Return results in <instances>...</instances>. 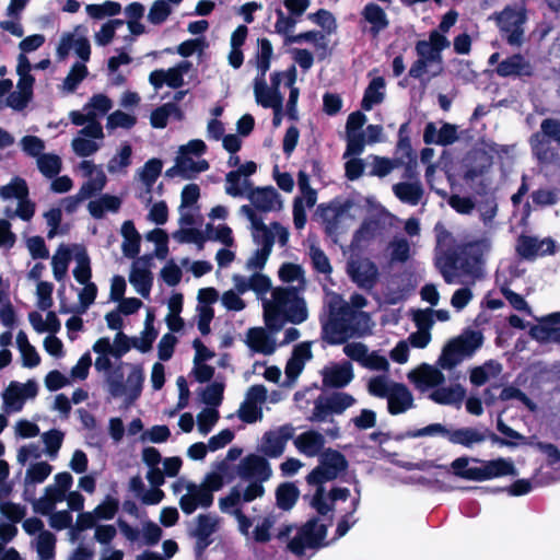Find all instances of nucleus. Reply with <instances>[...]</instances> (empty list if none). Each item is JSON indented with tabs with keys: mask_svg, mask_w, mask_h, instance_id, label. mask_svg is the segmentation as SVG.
<instances>
[{
	"mask_svg": "<svg viewBox=\"0 0 560 560\" xmlns=\"http://www.w3.org/2000/svg\"><path fill=\"white\" fill-rule=\"evenodd\" d=\"M491 243L488 238L463 243L455 249H447L436 258L435 266L447 284L454 283L457 270L463 275L479 279L483 275L485 256Z\"/></svg>",
	"mask_w": 560,
	"mask_h": 560,
	"instance_id": "nucleus-1",
	"label": "nucleus"
},
{
	"mask_svg": "<svg viewBox=\"0 0 560 560\" xmlns=\"http://www.w3.org/2000/svg\"><path fill=\"white\" fill-rule=\"evenodd\" d=\"M307 316L305 300L293 287L276 288L272 291V301L264 303L265 325L271 332L281 330L285 322L301 324Z\"/></svg>",
	"mask_w": 560,
	"mask_h": 560,
	"instance_id": "nucleus-2",
	"label": "nucleus"
},
{
	"mask_svg": "<svg viewBox=\"0 0 560 560\" xmlns=\"http://www.w3.org/2000/svg\"><path fill=\"white\" fill-rule=\"evenodd\" d=\"M327 307V317L322 319V338L331 346L347 342L357 332L355 319L370 318L368 313L353 310L339 294L330 296Z\"/></svg>",
	"mask_w": 560,
	"mask_h": 560,
	"instance_id": "nucleus-3",
	"label": "nucleus"
},
{
	"mask_svg": "<svg viewBox=\"0 0 560 560\" xmlns=\"http://www.w3.org/2000/svg\"><path fill=\"white\" fill-rule=\"evenodd\" d=\"M482 342L483 336L480 331L467 329L443 347L438 365L444 370L454 369L465 357L472 355L482 346Z\"/></svg>",
	"mask_w": 560,
	"mask_h": 560,
	"instance_id": "nucleus-4",
	"label": "nucleus"
},
{
	"mask_svg": "<svg viewBox=\"0 0 560 560\" xmlns=\"http://www.w3.org/2000/svg\"><path fill=\"white\" fill-rule=\"evenodd\" d=\"M328 526L319 524L316 516L307 520L298 530L296 535L288 542V549L295 556L305 555V549H319L327 547L330 542L326 541Z\"/></svg>",
	"mask_w": 560,
	"mask_h": 560,
	"instance_id": "nucleus-5",
	"label": "nucleus"
},
{
	"mask_svg": "<svg viewBox=\"0 0 560 560\" xmlns=\"http://www.w3.org/2000/svg\"><path fill=\"white\" fill-rule=\"evenodd\" d=\"M355 402L352 395L345 392H334L331 395H319L314 400L312 415L307 418L311 422H325L330 415H341Z\"/></svg>",
	"mask_w": 560,
	"mask_h": 560,
	"instance_id": "nucleus-6",
	"label": "nucleus"
},
{
	"mask_svg": "<svg viewBox=\"0 0 560 560\" xmlns=\"http://www.w3.org/2000/svg\"><path fill=\"white\" fill-rule=\"evenodd\" d=\"M489 439L493 444H498L499 446H508L515 447L516 443L508 441V439L501 438L489 429H485L480 431L476 428L465 427L455 430L448 429L447 440L452 444L462 445L464 447L470 448L474 444L482 443Z\"/></svg>",
	"mask_w": 560,
	"mask_h": 560,
	"instance_id": "nucleus-7",
	"label": "nucleus"
},
{
	"mask_svg": "<svg viewBox=\"0 0 560 560\" xmlns=\"http://www.w3.org/2000/svg\"><path fill=\"white\" fill-rule=\"evenodd\" d=\"M347 273L358 288L371 292L378 282L380 271L377 265L369 258L349 260Z\"/></svg>",
	"mask_w": 560,
	"mask_h": 560,
	"instance_id": "nucleus-8",
	"label": "nucleus"
},
{
	"mask_svg": "<svg viewBox=\"0 0 560 560\" xmlns=\"http://www.w3.org/2000/svg\"><path fill=\"white\" fill-rule=\"evenodd\" d=\"M37 393L38 386L34 380H28L24 384L12 381L2 394L7 411H21L25 400L35 398Z\"/></svg>",
	"mask_w": 560,
	"mask_h": 560,
	"instance_id": "nucleus-9",
	"label": "nucleus"
},
{
	"mask_svg": "<svg viewBox=\"0 0 560 560\" xmlns=\"http://www.w3.org/2000/svg\"><path fill=\"white\" fill-rule=\"evenodd\" d=\"M526 10L524 3L506 5L495 14L494 21L499 30L506 35H523L525 32Z\"/></svg>",
	"mask_w": 560,
	"mask_h": 560,
	"instance_id": "nucleus-10",
	"label": "nucleus"
},
{
	"mask_svg": "<svg viewBox=\"0 0 560 560\" xmlns=\"http://www.w3.org/2000/svg\"><path fill=\"white\" fill-rule=\"evenodd\" d=\"M480 467H469L468 477L474 481H486L493 478L516 475L514 464L506 458L499 457L481 462Z\"/></svg>",
	"mask_w": 560,
	"mask_h": 560,
	"instance_id": "nucleus-11",
	"label": "nucleus"
},
{
	"mask_svg": "<svg viewBox=\"0 0 560 560\" xmlns=\"http://www.w3.org/2000/svg\"><path fill=\"white\" fill-rule=\"evenodd\" d=\"M237 472L244 480L265 482L271 477L272 469L265 457L257 454H248L241 460Z\"/></svg>",
	"mask_w": 560,
	"mask_h": 560,
	"instance_id": "nucleus-12",
	"label": "nucleus"
},
{
	"mask_svg": "<svg viewBox=\"0 0 560 560\" xmlns=\"http://www.w3.org/2000/svg\"><path fill=\"white\" fill-rule=\"evenodd\" d=\"M294 435V428L292 424L287 423L279 427L277 430H270L265 432L262 436L261 452L270 457L277 458L284 452L285 445L289 440Z\"/></svg>",
	"mask_w": 560,
	"mask_h": 560,
	"instance_id": "nucleus-13",
	"label": "nucleus"
},
{
	"mask_svg": "<svg viewBox=\"0 0 560 560\" xmlns=\"http://www.w3.org/2000/svg\"><path fill=\"white\" fill-rule=\"evenodd\" d=\"M186 489L188 493L182 495L179 499V506L185 514H192L198 506L208 509L212 505L214 500L213 494L201 485L198 486L194 482H188Z\"/></svg>",
	"mask_w": 560,
	"mask_h": 560,
	"instance_id": "nucleus-14",
	"label": "nucleus"
},
{
	"mask_svg": "<svg viewBox=\"0 0 560 560\" xmlns=\"http://www.w3.org/2000/svg\"><path fill=\"white\" fill-rule=\"evenodd\" d=\"M560 312L551 313L539 320L538 325H533L528 331L529 336L540 342H556L560 345Z\"/></svg>",
	"mask_w": 560,
	"mask_h": 560,
	"instance_id": "nucleus-15",
	"label": "nucleus"
},
{
	"mask_svg": "<svg viewBox=\"0 0 560 560\" xmlns=\"http://www.w3.org/2000/svg\"><path fill=\"white\" fill-rule=\"evenodd\" d=\"M247 198L255 209L261 212H270L282 208L279 192L272 186L253 188L250 186Z\"/></svg>",
	"mask_w": 560,
	"mask_h": 560,
	"instance_id": "nucleus-16",
	"label": "nucleus"
},
{
	"mask_svg": "<svg viewBox=\"0 0 560 560\" xmlns=\"http://www.w3.org/2000/svg\"><path fill=\"white\" fill-rule=\"evenodd\" d=\"M495 72L499 77H533L534 66L522 54H513L503 59L497 67Z\"/></svg>",
	"mask_w": 560,
	"mask_h": 560,
	"instance_id": "nucleus-17",
	"label": "nucleus"
},
{
	"mask_svg": "<svg viewBox=\"0 0 560 560\" xmlns=\"http://www.w3.org/2000/svg\"><path fill=\"white\" fill-rule=\"evenodd\" d=\"M408 378L420 390L438 387L445 382V376L441 370L428 363H422L419 368L412 370L408 374Z\"/></svg>",
	"mask_w": 560,
	"mask_h": 560,
	"instance_id": "nucleus-18",
	"label": "nucleus"
},
{
	"mask_svg": "<svg viewBox=\"0 0 560 560\" xmlns=\"http://www.w3.org/2000/svg\"><path fill=\"white\" fill-rule=\"evenodd\" d=\"M387 410L390 415L397 416L413 408V395L404 383H392V389L387 396Z\"/></svg>",
	"mask_w": 560,
	"mask_h": 560,
	"instance_id": "nucleus-19",
	"label": "nucleus"
},
{
	"mask_svg": "<svg viewBox=\"0 0 560 560\" xmlns=\"http://www.w3.org/2000/svg\"><path fill=\"white\" fill-rule=\"evenodd\" d=\"M458 140L457 127L455 125L444 122L440 130L436 129L434 122H428L423 131V141L425 144H438L447 147Z\"/></svg>",
	"mask_w": 560,
	"mask_h": 560,
	"instance_id": "nucleus-20",
	"label": "nucleus"
},
{
	"mask_svg": "<svg viewBox=\"0 0 560 560\" xmlns=\"http://www.w3.org/2000/svg\"><path fill=\"white\" fill-rule=\"evenodd\" d=\"M354 377L352 364L345 361L323 371V385L327 388H343Z\"/></svg>",
	"mask_w": 560,
	"mask_h": 560,
	"instance_id": "nucleus-21",
	"label": "nucleus"
},
{
	"mask_svg": "<svg viewBox=\"0 0 560 560\" xmlns=\"http://www.w3.org/2000/svg\"><path fill=\"white\" fill-rule=\"evenodd\" d=\"M450 46L447 37H429L428 40H418L416 44V52L418 58L423 59L430 65L433 62L441 63L442 50Z\"/></svg>",
	"mask_w": 560,
	"mask_h": 560,
	"instance_id": "nucleus-22",
	"label": "nucleus"
},
{
	"mask_svg": "<svg viewBox=\"0 0 560 560\" xmlns=\"http://www.w3.org/2000/svg\"><path fill=\"white\" fill-rule=\"evenodd\" d=\"M247 346L258 353L270 355L276 351V340L262 327H253L247 331Z\"/></svg>",
	"mask_w": 560,
	"mask_h": 560,
	"instance_id": "nucleus-23",
	"label": "nucleus"
},
{
	"mask_svg": "<svg viewBox=\"0 0 560 560\" xmlns=\"http://www.w3.org/2000/svg\"><path fill=\"white\" fill-rule=\"evenodd\" d=\"M295 447L308 457L316 456L325 445V438L322 433L310 430L300 434L294 440Z\"/></svg>",
	"mask_w": 560,
	"mask_h": 560,
	"instance_id": "nucleus-24",
	"label": "nucleus"
},
{
	"mask_svg": "<svg viewBox=\"0 0 560 560\" xmlns=\"http://www.w3.org/2000/svg\"><path fill=\"white\" fill-rule=\"evenodd\" d=\"M124 242L121 249L127 258H136L140 253L141 235L135 226L133 221L127 220L121 225Z\"/></svg>",
	"mask_w": 560,
	"mask_h": 560,
	"instance_id": "nucleus-25",
	"label": "nucleus"
},
{
	"mask_svg": "<svg viewBox=\"0 0 560 560\" xmlns=\"http://www.w3.org/2000/svg\"><path fill=\"white\" fill-rule=\"evenodd\" d=\"M254 94L256 102L265 108L283 106V95L281 92L270 90L264 79H256Z\"/></svg>",
	"mask_w": 560,
	"mask_h": 560,
	"instance_id": "nucleus-26",
	"label": "nucleus"
},
{
	"mask_svg": "<svg viewBox=\"0 0 560 560\" xmlns=\"http://www.w3.org/2000/svg\"><path fill=\"white\" fill-rule=\"evenodd\" d=\"M393 191L401 202L410 206H417L423 196V188L419 180L397 183L393 186Z\"/></svg>",
	"mask_w": 560,
	"mask_h": 560,
	"instance_id": "nucleus-27",
	"label": "nucleus"
},
{
	"mask_svg": "<svg viewBox=\"0 0 560 560\" xmlns=\"http://www.w3.org/2000/svg\"><path fill=\"white\" fill-rule=\"evenodd\" d=\"M319 464L336 479L339 474L347 470L349 464L346 456L332 448L325 450L319 458Z\"/></svg>",
	"mask_w": 560,
	"mask_h": 560,
	"instance_id": "nucleus-28",
	"label": "nucleus"
},
{
	"mask_svg": "<svg viewBox=\"0 0 560 560\" xmlns=\"http://www.w3.org/2000/svg\"><path fill=\"white\" fill-rule=\"evenodd\" d=\"M144 12L145 8L140 2H132L125 8L126 23L131 35H142L148 32L144 24L141 22Z\"/></svg>",
	"mask_w": 560,
	"mask_h": 560,
	"instance_id": "nucleus-29",
	"label": "nucleus"
},
{
	"mask_svg": "<svg viewBox=\"0 0 560 560\" xmlns=\"http://www.w3.org/2000/svg\"><path fill=\"white\" fill-rule=\"evenodd\" d=\"M466 395L465 388L456 384L451 387H439L433 390L429 398L439 405H454L460 404Z\"/></svg>",
	"mask_w": 560,
	"mask_h": 560,
	"instance_id": "nucleus-30",
	"label": "nucleus"
},
{
	"mask_svg": "<svg viewBox=\"0 0 560 560\" xmlns=\"http://www.w3.org/2000/svg\"><path fill=\"white\" fill-rule=\"evenodd\" d=\"M129 282L142 298L148 299L150 296L153 276L149 269L138 268L133 265L129 275Z\"/></svg>",
	"mask_w": 560,
	"mask_h": 560,
	"instance_id": "nucleus-31",
	"label": "nucleus"
},
{
	"mask_svg": "<svg viewBox=\"0 0 560 560\" xmlns=\"http://www.w3.org/2000/svg\"><path fill=\"white\" fill-rule=\"evenodd\" d=\"M300 497V490L293 482H282L276 489V503L282 511H290Z\"/></svg>",
	"mask_w": 560,
	"mask_h": 560,
	"instance_id": "nucleus-32",
	"label": "nucleus"
},
{
	"mask_svg": "<svg viewBox=\"0 0 560 560\" xmlns=\"http://www.w3.org/2000/svg\"><path fill=\"white\" fill-rule=\"evenodd\" d=\"M385 86V79L383 77L374 78L364 91L361 101V108L371 110L374 105L381 104L384 101L385 94L380 91Z\"/></svg>",
	"mask_w": 560,
	"mask_h": 560,
	"instance_id": "nucleus-33",
	"label": "nucleus"
},
{
	"mask_svg": "<svg viewBox=\"0 0 560 560\" xmlns=\"http://www.w3.org/2000/svg\"><path fill=\"white\" fill-rule=\"evenodd\" d=\"M163 168L162 160L152 158L148 160L142 168L139 171V176L143 185L145 186L147 194H151L152 188L160 177Z\"/></svg>",
	"mask_w": 560,
	"mask_h": 560,
	"instance_id": "nucleus-34",
	"label": "nucleus"
},
{
	"mask_svg": "<svg viewBox=\"0 0 560 560\" xmlns=\"http://www.w3.org/2000/svg\"><path fill=\"white\" fill-rule=\"evenodd\" d=\"M516 254L525 260H534L537 256H540L539 240L535 236L521 234L517 237Z\"/></svg>",
	"mask_w": 560,
	"mask_h": 560,
	"instance_id": "nucleus-35",
	"label": "nucleus"
},
{
	"mask_svg": "<svg viewBox=\"0 0 560 560\" xmlns=\"http://www.w3.org/2000/svg\"><path fill=\"white\" fill-rule=\"evenodd\" d=\"M362 14L364 21L370 24L369 30L373 33L381 32L388 24L385 12L380 5L375 3H370L365 5Z\"/></svg>",
	"mask_w": 560,
	"mask_h": 560,
	"instance_id": "nucleus-36",
	"label": "nucleus"
},
{
	"mask_svg": "<svg viewBox=\"0 0 560 560\" xmlns=\"http://www.w3.org/2000/svg\"><path fill=\"white\" fill-rule=\"evenodd\" d=\"M529 143L533 153L538 161L542 163L551 162L556 156V152L550 147V139L547 137H536V132L530 136Z\"/></svg>",
	"mask_w": 560,
	"mask_h": 560,
	"instance_id": "nucleus-37",
	"label": "nucleus"
},
{
	"mask_svg": "<svg viewBox=\"0 0 560 560\" xmlns=\"http://www.w3.org/2000/svg\"><path fill=\"white\" fill-rule=\"evenodd\" d=\"M172 112L179 113V106L174 102L165 103L152 110L150 124L153 128L164 129L167 126Z\"/></svg>",
	"mask_w": 560,
	"mask_h": 560,
	"instance_id": "nucleus-38",
	"label": "nucleus"
},
{
	"mask_svg": "<svg viewBox=\"0 0 560 560\" xmlns=\"http://www.w3.org/2000/svg\"><path fill=\"white\" fill-rule=\"evenodd\" d=\"M23 499L32 503L33 511L36 514H40L43 516H50L54 513L56 503L60 502V497L49 498L46 494L39 499L27 497V489H24L23 491Z\"/></svg>",
	"mask_w": 560,
	"mask_h": 560,
	"instance_id": "nucleus-39",
	"label": "nucleus"
},
{
	"mask_svg": "<svg viewBox=\"0 0 560 560\" xmlns=\"http://www.w3.org/2000/svg\"><path fill=\"white\" fill-rule=\"evenodd\" d=\"M191 62L184 60L165 71L166 85L171 89H179L184 85V74L191 68Z\"/></svg>",
	"mask_w": 560,
	"mask_h": 560,
	"instance_id": "nucleus-40",
	"label": "nucleus"
},
{
	"mask_svg": "<svg viewBox=\"0 0 560 560\" xmlns=\"http://www.w3.org/2000/svg\"><path fill=\"white\" fill-rule=\"evenodd\" d=\"M77 267L73 269V277L80 284L91 283L92 269L90 257L85 249L79 252L75 256Z\"/></svg>",
	"mask_w": 560,
	"mask_h": 560,
	"instance_id": "nucleus-41",
	"label": "nucleus"
},
{
	"mask_svg": "<svg viewBox=\"0 0 560 560\" xmlns=\"http://www.w3.org/2000/svg\"><path fill=\"white\" fill-rule=\"evenodd\" d=\"M71 259V252L67 247L60 246L58 253L52 257V272L57 281H61L67 276L69 261Z\"/></svg>",
	"mask_w": 560,
	"mask_h": 560,
	"instance_id": "nucleus-42",
	"label": "nucleus"
},
{
	"mask_svg": "<svg viewBox=\"0 0 560 560\" xmlns=\"http://www.w3.org/2000/svg\"><path fill=\"white\" fill-rule=\"evenodd\" d=\"M143 381L144 375L141 368L135 366L127 377V384L129 386L128 395L126 398L127 405L132 404L136 399L140 397Z\"/></svg>",
	"mask_w": 560,
	"mask_h": 560,
	"instance_id": "nucleus-43",
	"label": "nucleus"
},
{
	"mask_svg": "<svg viewBox=\"0 0 560 560\" xmlns=\"http://www.w3.org/2000/svg\"><path fill=\"white\" fill-rule=\"evenodd\" d=\"M37 166L44 176L52 178L60 173L62 163L56 154H42L37 159Z\"/></svg>",
	"mask_w": 560,
	"mask_h": 560,
	"instance_id": "nucleus-44",
	"label": "nucleus"
},
{
	"mask_svg": "<svg viewBox=\"0 0 560 560\" xmlns=\"http://www.w3.org/2000/svg\"><path fill=\"white\" fill-rule=\"evenodd\" d=\"M28 196V187L23 178H14L8 185L0 187V197L3 199H25Z\"/></svg>",
	"mask_w": 560,
	"mask_h": 560,
	"instance_id": "nucleus-45",
	"label": "nucleus"
},
{
	"mask_svg": "<svg viewBox=\"0 0 560 560\" xmlns=\"http://www.w3.org/2000/svg\"><path fill=\"white\" fill-rule=\"evenodd\" d=\"M86 13L93 19H104L105 16H115L120 13L121 5L115 1H105L102 4H88Z\"/></svg>",
	"mask_w": 560,
	"mask_h": 560,
	"instance_id": "nucleus-46",
	"label": "nucleus"
},
{
	"mask_svg": "<svg viewBox=\"0 0 560 560\" xmlns=\"http://www.w3.org/2000/svg\"><path fill=\"white\" fill-rule=\"evenodd\" d=\"M172 11L170 3H165L164 0H155L149 9L147 21L152 25H161L167 20Z\"/></svg>",
	"mask_w": 560,
	"mask_h": 560,
	"instance_id": "nucleus-47",
	"label": "nucleus"
},
{
	"mask_svg": "<svg viewBox=\"0 0 560 560\" xmlns=\"http://www.w3.org/2000/svg\"><path fill=\"white\" fill-rule=\"evenodd\" d=\"M106 182H107V178H106V175L104 174V172L98 171L94 177H92L89 180H86L85 183H83V185L80 187L78 194L83 199L91 198V197L95 196L97 192H100L101 190H103V188L106 185Z\"/></svg>",
	"mask_w": 560,
	"mask_h": 560,
	"instance_id": "nucleus-48",
	"label": "nucleus"
},
{
	"mask_svg": "<svg viewBox=\"0 0 560 560\" xmlns=\"http://www.w3.org/2000/svg\"><path fill=\"white\" fill-rule=\"evenodd\" d=\"M218 518L209 514H199L196 517V526L189 530V535L212 536L218 529Z\"/></svg>",
	"mask_w": 560,
	"mask_h": 560,
	"instance_id": "nucleus-49",
	"label": "nucleus"
},
{
	"mask_svg": "<svg viewBox=\"0 0 560 560\" xmlns=\"http://www.w3.org/2000/svg\"><path fill=\"white\" fill-rule=\"evenodd\" d=\"M224 394V384L219 382H213L208 385L205 389H202L200 396L201 401L212 408H215L221 405L223 400Z\"/></svg>",
	"mask_w": 560,
	"mask_h": 560,
	"instance_id": "nucleus-50",
	"label": "nucleus"
},
{
	"mask_svg": "<svg viewBox=\"0 0 560 560\" xmlns=\"http://www.w3.org/2000/svg\"><path fill=\"white\" fill-rule=\"evenodd\" d=\"M89 71L84 63L75 62L67 74L63 86L69 92H74L78 85L86 78Z\"/></svg>",
	"mask_w": 560,
	"mask_h": 560,
	"instance_id": "nucleus-51",
	"label": "nucleus"
},
{
	"mask_svg": "<svg viewBox=\"0 0 560 560\" xmlns=\"http://www.w3.org/2000/svg\"><path fill=\"white\" fill-rule=\"evenodd\" d=\"M56 537L50 532H42L37 542L39 560H50L55 557Z\"/></svg>",
	"mask_w": 560,
	"mask_h": 560,
	"instance_id": "nucleus-52",
	"label": "nucleus"
},
{
	"mask_svg": "<svg viewBox=\"0 0 560 560\" xmlns=\"http://www.w3.org/2000/svg\"><path fill=\"white\" fill-rule=\"evenodd\" d=\"M259 50L257 55V68L260 71L261 78L270 67V59L272 56V45L267 37H258Z\"/></svg>",
	"mask_w": 560,
	"mask_h": 560,
	"instance_id": "nucleus-53",
	"label": "nucleus"
},
{
	"mask_svg": "<svg viewBox=\"0 0 560 560\" xmlns=\"http://www.w3.org/2000/svg\"><path fill=\"white\" fill-rule=\"evenodd\" d=\"M173 237L179 243H194L199 248H202L207 241L205 233L195 228L179 229L173 233Z\"/></svg>",
	"mask_w": 560,
	"mask_h": 560,
	"instance_id": "nucleus-54",
	"label": "nucleus"
},
{
	"mask_svg": "<svg viewBox=\"0 0 560 560\" xmlns=\"http://www.w3.org/2000/svg\"><path fill=\"white\" fill-rule=\"evenodd\" d=\"M488 368H493L494 373H499L501 371L500 363L489 360L483 365L475 366L474 369H471L469 375L470 383L475 386L485 385L489 380V373L487 371Z\"/></svg>",
	"mask_w": 560,
	"mask_h": 560,
	"instance_id": "nucleus-55",
	"label": "nucleus"
},
{
	"mask_svg": "<svg viewBox=\"0 0 560 560\" xmlns=\"http://www.w3.org/2000/svg\"><path fill=\"white\" fill-rule=\"evenodd\" d=\"M52 470L51 465L46 462L32 464L26 470V483H42L50 475Z\"/></svg>",
	"mask_w": 560,
	"mask_h": 560,
	"instance_id": "nucleus-56",
	"label": "nucleus"
},
{
	"mask_svg": "<svg viewBox=\"0 0 560 560\" xmlns=\"http://www.w3.org/2000/svg\"><path fill=\"white\" fill-rule=\"evenodd\" d=\"M137 124V118L133 115L127 114L122 110H115L107 117L106 127L108 129L124 128L131 129Z\"/></svg>",
	"mask_w": 560,
	"mask_h": 560,
	"instance_id": "nucleus-57",
	"label": "nucleus"
},
{
	"mask_svg": "<svg viewBox=\"0 0 560 560\" xmlns=\"http://www.w3.org/2000/svg\"><path fill=\"white\" fill-rule=\"evenodd\" d=\"M310 256L312 260L313 269L323 275H330L332 267L325 252L316 246H312L310 249Z\"/></svg>",
	"mask_w": 560,
	"mask_h": 560,
	"instance_id": "nucleus-58",
	"label": "nucleus"
},
{
	"mask_svg": "<svg viewBox=\"0 0 560 560\" xmlns=\"http://www.w3.org/2000/svg\"><path fill=\"white\" fill-rule=\"evenodd\" d=\"M220 418L215 408H206L197 415V425L201 434H208Z\"/></svg>",
	"mask_w": 560,
	"mask_h": 560,
	"instance_id": "nucleus-59",
	"label": "nucleus"
},
{
	"mask_svg": "<svg viewBox=\"0 0 560 560\" xmlns=\"http://www.w3.org/2000/svg\"><path fill=\"white\" fill-rule=\"evenodd\" d=\"M119 510V500L112 495H106L95 509L94 514L97 520H113Z\"/></svg>",
	"mask_w": 560,
	"mask_h": 560,
	"instance_id": "nucleus-60",
	"label": "nucleus"
},
{
	"mask_svg": "<svg viewBox=\"0 0 560 560\" xmlns=\"http://www.w3.org/2000/svg\"><path fill=\"white\" fill-rule=\"evenodd\" d=\"M499 399L502 401L516 399L525 405L529 410L534 411L536 409V404L523 390L512 385L505 386L501 390Z\"/></svg>",
	"mask_w": 560,
	"mask_h": 560,
	"instance_id": "nucleus-61",
	"label": "nucleus"
},
{
	"mask_svg": "<svg viewBox=\"0 0 560 560\" xmlns=\"http://www.w3.org/2000/svg\"><path fill=\"white\" fill-rule=\"evenodd\" d=\"M0 513L13 524L20 523L26 515V508L11 501L0 502Z\"/></svg>",
	"mask_w": 560,
	"mask_h": 560,
	"instance_id": "nucleus-62",
	"label": "nucleus"
},
{
	"mask_svg": "<svg viewBox=\"0 0 560 560\" xmlns=\"http://www.w3.org/2000/svg\"><path fill=\"white\" fill-rule=\"evenodd\" d=\"M278 276L282 282L291 283L304 279V270L298 264L283 262L279 268Z\"/></svg>",
	"mask_w": 560,
	"mask_h": 560,
	"instance_id": "nucleus-63",
	"label": "nucleus"
},
{
	"mask_svg": "<svg viewBox=\"0 0 560 560\" xmlns=\"http://www.w3.org/2000/svg\"><path fill=\"white\" fill-rule=\"evenodd\" d=\"M536 137H547L560 143V121L555 118H546L540 124V131L536 132Z\"/></svg>",
	"mask_w": 560,
	"mask_h": 560,
	"instance_id": "nucleus-64",
	"label": "nucleus"
}]
</instances>
